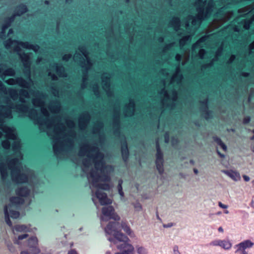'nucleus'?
<instances>
[{
    "label": "nucleus",
    "mask_w": 254,
    "mask_h": 254,
    "mask_svg": "<svg viewBox=\"0 0 254 254\" xmlns=\"http://www.w3.org/2000/svg\"><path fill=\"white\" fill-rule=\"evenodd\" d=\"M25 98L19 97L21 103L10 102L7 105L0 106V129L5 133L6 138L2 141V146L5 149H9L11 142L9 140H12V149L16 156L11 160L7 159L5 162H0V174L2 179L5 180L8 176L9 170H10L12 180L17 184L27 182L33 176V172L26 166L23 167L20 161L22 159V154L20 151V140L17 136L15 128L7 126L4 123L6 119H12V110L17 112L15 109L11 108L12 105H26ZM2 136V133L0 131V138Z\"/></svg>",
    "instance_id": "nucleus-1"
},
{
    "label": "nucleus",
    "mask_w": 254,
    "mask_h": 254,
    "mask_svg": "<svg viewBox=\"0 0 254 254\" xmlns=\"http://www.w3.org/2000/svg\"><path fill=\"white\" fill-rule=\"evenodd\" d=\"M78 155L87 157L82 160V170L87 174L94 204L96 205L94 196L102 205L111 204L112 200L101 190L110 189L107 182L110 180V174L114 170L112 166L105 164L104 153L100 151L96 143L91 144L86 142L80 145Z\"/></svg>",
    "instance_id": "nucleus-2"
},
{
    "label": "nucleus",
    "mask_w": 254,
    "mask_h": 254,
    "mask_svg": "<svg viewBox=\"0 0 254 254\" xmlns=\"http://www.w3.org/2000/svg\"><path fill=\"white\" fill-rule=\"evenodd\" d=\"M241 0H210L207 2V0H198L195 3L197 14L195 16L190 15L187 17L185 28L189 30L190 22L195 27L199 26L202 20L208 18L213 13H215L214 22L220 26L234 15L233 11L225 10Z\"/></svg>",
    "instance_id": "nucleus-3"
},
{
    "label": "nucleus",
    "mask_w": 254,
    "mask_h": 254,
    "mask_svg": "<svg viewBox=\"0 0 254 254\" xmlns=\"http://www.w3.org/2000/svg\"><path fill=\"white\" fill-rule=\"evenodd\" d=\"M11 108L15 109L20 118L28 117L34 121L35 125L39 126L41 131L46 132L49 136L51 135L53 129L54 132L57 135L64 132L65 127L64 125L61 122L62 117L59 115L50 117V113L45 105L41 107L42 115H39L36 109L30 108L28 105L13 104Z\"/></svg>",
    "instance_id": "nucleus-4"
},
{
    "label": "nucleus",
    "mask_w": 254,
    "mask_h": 254,
    "mask_svg": "<svg viewBox=\"0 0 254 254\" xmlns=\"http://www.w3.org/2000/svg\"><path fill=\"white\" fill-rule=\"evenodd\" d=\"M66 124L69 130L66 132L64 126L63 134L58 135L52 130L50 137L53 139V148L54 154L59 159H64L68 157L74 146V141L76 137V133L74 130L75 124L70 119L66 120Z\"/></svg>",
    "instance_id": "nucleus-5"
},
{
    "label": "nucleus",
    "mask_w": 254,
    "mask_h": 254,
    "mask_svg": "<svg viewBox=\"0 0 254 254\" xmlns=\"http://www.w3.org/2000/svg\"><path fill=\"white\" fill-rule=\"evenodd\" d=\"M17 196H13L10 198V204L5 205L4 208L5 220L6 224L9 226H12L9 217L12 218H17L19 216L18 211L13 210V208L17 209L18 205L22 204L24 201L23 197L27 196L30 192V189L27 187H20L18 188L16 191Z\"/></svg>",
    "instance_id": "nucleus-6"
},
{
    "label": "nucleus",
    "mask_w": 254,
    "mask_h": 254,
    "mask_svg": "<svg viewBox=\"0 0 254 254\" xmlns=\"http://www.w3.org/2000/svg\"><path fill=\"white\" fill-rule=\"evenodd\" d=\"M118 225L119 223L115 222H111L108 224L105 228L107 239L112 243L117 245L118 249L124 251L129 250L133 247L128 243L129 240L128 238L117 230Z\"/></svg>",
    "instance_id": "nucleus-7"
},
{
    "label": "nucleus",
    "mask_w": 254,
    "mask_h": 254,
    "mask_svg": "<svg viewBox=\"0 0 254 254\" xmlns=\"http://www.w3.org/2000/svg\"><path fill=\"white\" fill-rule=\"evenodd\" d=\"M14 43L18 45L15 47V51L17 52H19L20 51V48L18 46H20L23 48L32 50L35 52H37L40 49V47L37 45L31 44L28 42H22L17 40H13L11 38L5 41L4 45L7 49H10Z\"/></svg>",
    "instance_id": "nucleus-8"
},
{
    "label": "nucleus",
    "mask_w": 254,
    "mask_h": 254,
    "mask_svg": "<svg viewBox=\"0 0 254 254\" xmlns=\"http://www.w3.org/2000/svg\"><path fill=\"white\" fill-rule=\"evenodd\" d=\"M102 212L103 215L100 218L101 221H107L111 219L118 221L120 219L119 216L115 213L114 208L112 206L103 207Z\"/></svg>",
    "instance_id": "nucleus-9"
},
{
    "label": "nucleus",
    "mask_w": 254,
    "mask_h": 254,
    "mask_svg": "<svg viewBox=\"0 0 254 254\" xmlns=\"http://www.w3.org/2000/svg\"><path fill=\"white\" fill-rule=\"evenodd\" d=\"M79 51L81 54L79 53L76 52L73 56V60L77 63L78 64H81L82 59H83L85 61L89 62L90 64H93L92 61L90 59L88 52L87 51V48L84 46H79L78 48Z\"/></svg>",
    "instance_id": "nucleus-10"
},
{
    "label": "nucleus",
    "mask_w": 254,
    "mask_h": 254,
    "mask_svg": "<svg viewBox=\"0 0 254 254\" xmlns=\"http://www.w3.org/2000/svg\"><path fill=\"white\" fill-rule=\"evenodd\" d=\"M156 147L157 153L156 155V159L155 161L156 169L158 170L159 174L162 175L164 173V159L163 155L160 148L158 140L156 141Z\"/></svg>",
    "instance_id": "nucleus-11"
},
{
    "label": "nucleus",
    "mask_w": 254,
    "mask_h": 254,
    "mask_svg": "<svg viewBox=\"0 0 254 254\" xmlns=\"http://www.w3.org/2000/svg\"><path fill=\"white\" fill-rule=\"evenodd\" d=\"M91 116L87 111L84 112L78 119V127L80 130L84 131L86 129L90 121Z\"/></svg>",
    "instance_id": "nucleus-12"
},
{
    "label": "nucleus",
    "mask_w": 254,
    "mask_h": 254,
    "mask_svg": "<svg viewBox=\"0 0 254 254\" xmlns=\"http://www.w3.org/2000/svg\"><path fill=\"white\" fill-rule=\"evenodd\" d=\"M121 110L120 108H114L113 110L112 125L115 133H120Z\"/></svg>",
    "instance_id": "nucleus-13"
},
{
    "label": "nucleus",
    "mask_w": 254,
    "mask_h": 254,
    "mask_svg": "<svg viewBox=\"0 0 254 254\" xmlns=\"http://www.w3.org/2000/svg\"><path fill=\"white\" fill-rule=\"evenodd\" d=\"M4 82L9 85H14L17 84L20 87L23 88L27 89L30 88L29 83L28 81H27L26 80L24 79L21 77H18L16 78L15 79L9 78L7 80H5Z\"/></svg>",
    "instance_id": "nucleus-14"
},
{
    "label": "nucleus",
    "mask_w": 254,
    "mask_h": 254,
    "mask_svg": "<svg viewBox=\"0 0 254 254\" xmlns=\"http://www.w3.org/2000/svg\"><path fill=\"white\" fill-rule=\"evenodd\" d=\"M135 102L133 99H129V103L124 108V114L125 117H132L134 113Z\"/></svg>",
    "instance_id": "nucleus-15"
},
{
    "label": "nucleus",
    "mask_w": 254,
    "mask_h": 254,
    "mask_svg": "<svg viewBox=\"0 0 254 254\" xmlns=\"http://www.w3.org/2000/svg\"><path fill=\"white\" fill-rule=\"evenodd\" d=\"M81 64H79L80 66H81L83 69L82 71V81L84 82H88V71L92 67L93 65V64H90L89 61H85L83 59H82Z\"/></svg>",
    "instance_id": "nucleus-16"
},
{
    "label": "nucleus",
    "mask_w": 254,
    "mask_h": 254,
    "mask_svg": "<svg viewBox=\"0 0 254 254\" xmlns=\"http://www.w3.org/2000/svg\"><path fill=\"white\" fill-rule=\"evenodd\" d=\"M48 108L52 113L59 114L62 108L61 103L58 100H53L49 105Z\"/></svg>",
    "instance_id": "nucleus-17"
},
{
    "label": "nucleus",
    "mask_w": 254,
    "mask_h": 254,
    "mask_svg": "<svg viewBox=\"0 0 254 254\" xmlns=\"http://www.w3.org/2000/svg\"><path fill=\"white\" fill-rule=\"evenodd\" d=\"M170 26L174 28L175 31L178 33L179 35H181L180 32L181 30V20L178 17H174L170 22Z\"/></svg>",
    "instance_id": "nucleus-18"
},
{
    "label": "nucleus",
    "mask_w": 254,
    "mask_h": 254,
    "mask_svg": "<svg viewBox=\"0 0 254 254\" xmlns=\"http://www.w3.org/2000/svg\"><path fill=\"white\" fill-rule=\"evenodd\" d=\"M53 67L55 68L56 72L60 77H66L67 76L65 68L62 64L55 63Z\"/></svg>",
    "instance_id": "nucleus-19"
},
{
    "label": "nucleus",
    "mask_w": 254,
    "mask_h": 254,
    "mask_svg": "<svg viewBox=\"0 0 254 254\" xmlns=\"http://www.w3.org/2000/svg\"><path fill=\"white\" fill-rule=\"evenodd\" d=\"M222 172L224 174H226L227 176L231 178L233 180L235 181H239L241 179L240 174L236 171L233 170H222Z\"/></svg>",
    "instance_id": "nucleus-20"
},
{
    "label": "nucleus",
    "mask_w": 254,
    "mask_h": 254,
    "mask_svg": "<svg viewBox=\"0 0 254 254\" xmlns=\"http://www.w3.org/2000/svg\"><path fill=\"white\" fill-rule=\"evenodd\" d=\"M38 239L35 237H32L28 240V245L30 248L34 249V252L32 254H37L40 253V250L37 248Z\"/></svg>",
    "instance_id": "nucleus-21"
},
{
    "label": "nucleus",
    "mask_w": 254,
    "mask_h": 254,
    "mask_svg": "<svg viewBox=\"0 0 254 254\" xmlns=\"http://www.w3.org/2000/svg\"><path fill=\"white\" fill-rule=\"evenodd\" d=\"M121 152L123 159L125 162H127L128 160L129 152L127 148V142L126 140L122 142Z\"/></svg>",
    "instance_id": "nucleus-22"
},
{
    "label": "nucleus",
    "mask_w": 254,
    "mask_h": 254,
    "mask_svg": "<svg viewBox=\"0 0 254 254\" xmlns=\"http://www.w3.org/2000/svg\"><path fill=\"white\" fill-rule=\"evenodd\" d=\"M5 95H8L14 101L18 99L19 94L17 91L11 88H7L6 87V91L3 92Z\"/></svg>",
    "instance_id": "nucleus-23"
},
{
    "label": "nucleus",
    "mask_w": 254,
    "mask_h": 254,
    "mask_svg": "<svg viewBox=\"0 0 254 254\" xmlns=\"http://www.w3.org/2000/svg\"><path fill=\"white\" fill-rule=\"evenodd\" d=\"M110 78L111 77L109 75H107V73H104L102 75L101 79L102 83V88L103 90L110 88Z\"/></svg>",
    "instance_id": "nucleus-24"
},
{
    "label": "nucleus",
    "mask_w": 254,
    "mask_h": 254,
    "mask_svg": "<svg viewBox=\"0 0 254 254\" xmlns=\"http://www.w3.org/2000/svg\"><path fill=\"white\" fill-rule=\"evenodd\" d=\"M254 245V243L249 240H245L238 245L235 246V248H239V250L246 249L247 248H252Z\"/></svg>",
    "instance_id": "nucleus-25"
},
{
    "label": "nucleus",
    "mask_w": 254,
    "mask_h": 254,
    "mask_svg": "<svg viewBox=\"0 0 254 254\" xmlns=\"http://www.w3.org/2000/svg\"><path fill=\"white\" fill-rule=\"evenodd\" d=\"M201 103L202 104L201 106L200 107V110L201 111L205 114V118L206 119H208L209 118V112L210 111L208 110V106H207V103H208V99H205L202 101H201Z\"/></svg>",
    "instance_id": "nucleus-26"
},
{
    "label": "nucleus",
    "mask_w": 254,
    "mask_h": 254,
    "mask_svg": "<svg viewBox=\"0 0 254 254\" xmlns=\"http://www.w3.org/2000/svg\"><path fill=\"white\" fill-rule=\"evenodd\" d=\"M104 123L102 122H97L93 128V133L95 134H99L101 130L104 128Z\"/></svg>",
    "instance_id": "nucleus-27"
},
{
    "label": "nucleus",
    "mask_w": 254,
    "mask_h": 254,
    "mask_svg": "<svg viewBox=\"0 0 254 254\" xmlns=\"http://www.w3.org/2000/svg\"><path fill=\"white\" fill-rule=\"evenodd\" d=\"M15 75V71L14 69L10 67L3 71L0 75V77L3 79L6 76H14Z\"/></svg>",
    "instance_id": "nucleus-28"
},
{
    "label": "nucleus",
    "mask_w": 254,
    "mask_h": 254,
    "mask_svg": "<svg viewBox=\"0 0 254 254\" xmlns=\"http://www.w3.org/2000/svg\"><path fill=\"white\" fill-rule=\"evenodd\" d=\"M33 105L36 107H41L45 105V101L43 99L35 97L32 99V101Z\"/></svg>",
    "instance_id": "nucleus-29"
},
{
    "label": "nucleus",
    "mask_w": 254,
    "mask_h": 254,
    "mask_svg": "<svg viewBox=\"0 0 254 254\" xmlns=\"http://www.w3.org/2000/svg\"><path fill=\"white\" fill-rule=\"evenodd\" d=\"M23 73L24 76L27 78V81L30 84V88L33 84V81L31 78V68H24Z\"/></svg>",
    "instance_id": "nucleus-30"
},
{
    "label": "nucleus",
    "mask_w": 254,
    "mask_h": 254,
    "mask_svg": "<svg viewBox=\"0 0 254 254\" xmlns=\"http://www.w3.org/2000/svg\"><path fill=\"white\" fill-rule=\"evenodd\" d=\"M27 10V7L24 4H20L17 7L16 9V12L15 15L20 16L26 12Z\"/></svg>",
    "instance_id": "nucleus-31"
},
{
    "label": "nucleus",
    "mask_w": 254,
    "mask_h": 254,
    "mask_svg": "<svg viewBox=\"0 0 254 254\" xmlns=\"http://www.w3.org/2000/svg\"><path fill=\"white\" fill-rule=\"evenodd\" d=\"M13 230L20 232H27L30 231V228L25 225H17L14 226Z\"/></svg>",
    "instance_id": "nucleus-32"
},
{
    "label": "nucleus",
    "mask_w": 254,
    "mask_h": 254,
    "mask_svg": "<svg viewBox=\"0 0 254 254\" xmlns=\"http://www.w3.org/2000/svg\"><path fill=\"white\" fill-rule=\"evenodd\" d=\"M183 79V76L182 74H178L176 77L174 76V74L173 75L171 79V83H173L176 82L178 84H180L182 83Z\"/></svg>",
    "instance_id": "nucleus-33"
},
{
    "label": "nucleus",
    "mask_w": 254,
    "mask_h": 254,
    "mask_svg": "<svg viewBox=\"0 0 254 254\" xmlns=\"http://www.w3.org/2000/svg\"><path fill=\"white\" fill-rule=\"evenodd\" d=\"M19 56L22 63L31 62L30 54L25 53L19 54Z\"/></svg>",
    "instance_id": "nucleus-34"
},
{
    "label": "nucleus",
    "mask_w": 254,
    "mask_h": 254,
    "mask_svg": "<svg viewBox=\"0 0 254 254\" xmlns=\"http://www.w3.org/2000/svg\"><path fill=\"white\" fill-rule=\"evenodd\" d=\"M160 93L164 96V98L162 100V103L163 105H165L166 100H168L170 99V95L165 88L161 89Z\"/></svg>",
    "instance_id": "nucleus-35"
},
{
    "label": "nucleus",
    "mask_w": 254,
    "mask_h": 254,
    "mask_svg": "<svg viewBox=\"0 0 254 254\" xmlns=\"http://www.w3.org/2000/svg\"><path fill=\"white\" fill-rule=\"evenodd\" d=\"M121 225L123 229L126 233H127L130 237L134 236V234L132 233L131 230L126 222H122Z\"/></svg>",
    "instance_id": "nucleus-36"
},
{
    "label": "nucleus",
    "mask_w": 254,
    "mask_h": 254,
    "mask_svg": "<svg viewBox=\"0 0 254 254\" xmlns=\"http://www.w3.org/2000/svg\"><path fill=\"white\" fill-rule=\"evenodd\" d=\"M213 138L214 141L218 145H219L224 151H225L227 150V147L226 145L222 142V141L221 140V139L220 138H219L217 136H214L213 137Z\"/></svg>",
    "instance_id": "nucleus-37"
},
{
    "label": "nucleus",
    "mask_w": 254,
    "mask_h": 254,
    "mask_svg": "<svg viewBox=\"0 0 254 254\" xmlns=\"http://www.w3.org/2000/svg\"><path fill=\"white\" fill-rule=\"evenodd\" d=\"M222 243H220V247H222L224 249L229 250L232 247L231 243L228 240H221Z\"/></svg>",
    "instance_id": "nucleus-38"
},
{
    "label": "nucleus",
    "mask_w": 254,
    "mask_h": 254,
    "mask_svg": "<svg viewBox=\"0 0 254 254\" xmlns=\"http://www.w3.org/2000/svg\"><path fill=\"white\" fill-rule=\"evenodd\" d=\"M191 38V35H186L185 36H183L179 41V44L181 47H183L186 45L187 42L190 40Z\"/></svg>",
    "instance_id": "nucleus-39"
},
{
    "label": "nucleus",
    "mask_w": 254,
    "mask_h": 254,
    "mask_svg": "<svg viewBox=\"0 0 254 254\" xmlns=\"http://www.w3.org/2000/svg\"><path fill=\"white\" fill-rule=\"evenodd\" d=\"M92 89L94 95L97 97H99L100 96V91L98 84L97 83H94L92 85Z\"/></svg>",
    "instance_id": "nucleus-40"
},
{
    "label": "nucleus",
    "mask_w": 254,
    "mask_h": 254,
    "mask_svg": "<svg viewBox=\"0 0 254 254\" xmlns=\"http://www.w3.org/2000/svg\"><path fill=\"white\" fill-rule=\"evenodd\" d=\"M50 87L52 90L53 94L55 96L58 97L59 95V89L57 85L54 83H52Z\"/></svg>",
    "instance_id": "nucleus-41"
},
{
    "label": "nucleus",
    "mask_w": 254,
    "mask_h": 254,
    "mask_svg": "<svg viewBox=\"0 0 254 254\" xmlns=\"http://www.w3.org/2000/svg\"><path fill=\"white\" fill-rule=\"evenodd\" d=\"M123 181L122 180L120 179L119 180L118 185V192L121 197H123L124 196V193L123 191L122 184Z\"/></svg>",
    "instance_id": "nucleus-42"
},
{
    "label": "nucleus",
    "mask_w": 254,
    "mask_h": 254,
    "mask_svg": "<svg viewBox=\"0 0 254 254\" xmlns=\"http://www.w3.org/2000/svg\"><path fill=\"white\" fill-rule=\"evenodd\" d=\"M206 40V37L203 36L200 38L195 43H194L192 46V48L195 49L197 47L201 46L200 45V43H204Z\"/></svg>",
    "instance_id": "nucleus-43"
},
{
    "label": "nucleus",
    "mask_w": 254,
    "mask_h": 254,
    "mask_svg": "<svg viewBox=\"0 0 254 254\" xmlns=\"http://www.w3.org/2000/svg\"><path fill=\"white\" fill-rule=\"evenodd\" d=\"M28 235L26 234L19 235L17 239H16V238L15 239V240H14V242L15 244L19 245L20 244L19 241L22 240L24 239H26V238L28 237Z\"/></svg>",
    "instance_id": "nucleus-44"
},
{
    "label": "nucleus",
    "mask_w": 254,
    "mask_h": 254,
    "mask_svg": "<svg viewBox=\"0 0 254 254\" xmlns=\"http://www.w3.org/2000/svg\"><path fill=\"white\" fill-rule=\"evenodd\" d=\"M19 96L23 97L26 98L29 97V94L28 91L25 89H21L19 91Z\"/></svg>",
    "instance_id": "nucleus-45"
},
{
    "label": "nucleus",
    "mask_w": 254,
    "mask_h": 254,
    "mask_svg": "<svg viewBox=\"0 0 254 254\" xmlns=\"http://www.w3.org/2000/svg\"><path fill=\"white\" fill-rule=\"evenodd\" d=\"M15 16V15H13L11 16L10 17L7 18L4 23L6 24V25H8V26L9 27L11 25V23L14 20Z\"/></svg>",
    "instance_id": "nucleus-46"
},
{
    "label": "nucleus",
    "mask_w": 254,
    "mask_h": 254,
    "mask_svg": "<svg viewBox=\"0 0 254 254\" xmlns=\"http://www.w3.org/2000/svg\"><path fill=\"white\" fill-rule=\"evenodd\" d=\"M132 205H133L134 208L136 211H140L142 210V205L139 202H136L133 203Z\"/></svg>",
    "instance_id": "nucleus-47"
},
{
    "label": "nucleus",
    "mask_w": 254,
    "mask_h": 254,
    "mask_svg": "<svg viewBox=\"0 0 254 254\" xmlns=\"http://www.w3.org/2000/svg\"><path fill=\"white\" fill-rule=\"evenodd\" d=\"M131 248L129 250L124 251L121 253H116L115 254H133L134 250L133 247H130Z\"/></svg>",
    "instance_id": "nucleus-48"
},
{
    "label": "nucleus",
    "mask_w": 254,
    "mask_h": 254,
    "mask_svg": "<svg viewBox=\"0 0 254 254\" xmlns=\"http://www.w3.org/2000/svg\"><path fill=\"white\" fill-rule=\"evenodd\" d=\"M9 27L8 25H6V24H4L2 27V30L0 34V36L1 38H2L5 33L6 30Z\"/></svg>",
    "instance_id": "nucleus-49"
},
{
    "label": "nucleus",
    "mask_w": 254,
    "mask_h": 254,
    "mask_svg": "<svg viewBox=\"0 0 254 254\" xmlns=\"http://www.w3.org/2000/svg\"><path fill=\"white\" fill-rule=\"evenodd\" d=\"M220 243H222L221 240H216L211 242L209 245L214 246H220L221 245Z\"/></svg>",
    "instance_id": "nucleus-50"
},
{
    "label": "nucleus",
    "mask_w": 254,
    "mask_h": 254,
    "mask_svg": "<svg viewBox=\"0 0 254 254\" xmlns=\"http://www.w3.org/2000/svg\"><path fill=\"white\" fill-rule=\"evenodd\" d=\"M205 54L206 51L203 49H201L199 50L198 55L200 59H203Z\"/></svg>",
    "instance_id": "nucleus-51"
},
{
    "label": "nucleus",
    "mask_w": 254,
    "mask_h": 254,
    "mask_svg": "<svg viewBox=\"0 0 254 254\" xmlns=\"http://www.w3.org/2000/svg\"><path fill=\"white\" fill-rule=\"evenodd\" d=\"M48 76L51 77V79L53 81H57L58 80V76L55 74L52 73L51 71L48 72Z\"/></svg>",
    "instance_id": "nucleus-52"
},
{
    "label": "nucleus",
    "mask_w": 254,
    "mask_h": 254,
    "mask_svg": "<svg viewBox=\"0 0 254 254\" xmlns=\"http://www.w3.org/2000/svg\"><path fill=\"white\" fill-rule=\"evenodd\" d=\"M178 74H182L181 72V67L180 64H178L176 68V71L174 73V76L176 77Z\"/></svg>",
    "instance_id": "nucleus-53"
},
{
    "label": "nucleus",
    "mask_w": 254,
    "mask_h": 254,
    "mask_svg": "<svg viewBox=\"0 0 254 254\" xmlns=\"http://www.w3.org/2000/svg\"><path fill=\"white\" fill-rule=\"evenodd\" d=\"M236 56L235 55H232L230 58L227 62V64H231L236 59Z\"/></svg>",
    "instance_id": "nucleus-54"
},
{
    "label": "nucleus",
    "mask_w": 254,
    "mask_h": 254,
    "mask_svg": "<svg viewBox=\"0 0 254 254\" xmlns=\"http://www.w3.org/2000/svg\"><path fill=\"white\" fill-rule=\"evenodd\" d=\"M223 52V46H221L219 47L216 52V56L217 57L221 56Z\"/></svg>",
    "instance_id": "nucleus-55"
},
{
    "label": "nucleus",
    "mask_w": 254,
    "mask_h": 254,
    "mask_svg": "<svg viewBox=\"0 0 254 254\" xmlns=\"http://www.w3.org/2000/svg\"><path fill=\"white\" fill-rule=\"evenodd\" d=\"M72 57V55L70 54H65L63 57V60L65 62L68 61Z\"/></svg>",
    "instance_id": "nucleus-56"
},
{
    "label": "nucleus",
    "mask_w": 254,
    "mask_h": 254,
    "mask_svg": "<svg viewBox=\"0 0 254 254\" xmlns=\"http://www.w3.org/2000/svg\"><path fill=\"white\" fill-rule=\"evenodd\" d=\"M6 91V87L4 85L2 82L0 80V93H3Z\"/></svg>",
    "instance_id": "nucleus-57"
},
{
    "label": "nucleus",
    "mask_w": 254,
    "mask_h": 254,
    "mask_svg": "<svg viewBox=\"0 0 254 254\" xmlns=\"http://www.w3.org/2000/svg\"><path fill=\"white\" fill-rule=\"evenodd\" d=\"M104 90L106 92V94L108 97H112L114 95V93L112 91H111V88H109L107 89H104Z\"/></svg>",
    "instance_id": "nucleus-58"
},
{
    "label": "nucleus",
    "mask_w": 254,
    "mask_h": 254,
    "mask_svg": "<svg viewBox=\"0 0 254 254\" xmlns=\"http://www.w3.org/2000/svg\"><path fill=\"white\" fill-rule=\"evenodd\" d=\"M137 253L139 254H147L145 249L142 247H139L137 249Z\"/></svg>",
    "instance_id": "nucleus-59"
},
{
    "label": "nucleus",
    "mask_w": 254,
    "mask_h": 254,
    "mask_svg": "<svg viewBox=\"0 0 254 254\" xmlns=\"http://www.w3.org/2000/svg\"><path fill=\"white\" fill-rule=\"evenodd\" d=\"M237 250H236L235 253L238 254H248V253L246 252L245 250L241 249L239 250V248H236Z\"/></svg>",
    "instance_id": "nucleus-60"
},
{
    "label": "nucleus",
    "mask_w": 254,
    "mask_h": 254,
    "mask_svg": "<svg viewBox=\"0 0 254 254\" xmlns=\"http://www.w3.org/2000/svg\"><path fill=\"white\" fill-rule=\"evenodd\" d=\"M178 99V94L176 91H173V97H172V100L174 102H175Z\"/></svg>",
    "instance_id": "nucleus-61"
},
{
    "label": "nucleus",
    "mask_w": 254,
    "mask_h": 254,
    "mask_svg": "<svg viewBox=\"0 0 254 254\" xmlns=\"http://www.w3.org/2000/svg\"><path fill=\"white\" fill-rule=\"evenodd\" d=\"M165 141L166 143H168L170 140V136L169 132H167L165 133L164 135Z\"/></svg>",
    "instance_id": "nucleus-62"
},
{
    "label": "nucleus",
    "mask_w": 254,
    "mask_h": 254,
    "mask_svg": "<svg viewBox=\"0 0 254 254\" xmlns=\"http://www.w3.org/2000/svg\"><path fill=\"white\" fill-rule=\"evenodd\" d=\"M88 82H83L82 81V83L81 84V89L82 90H84V89H86L87 87V86H88Z\"/></svg>",
    "instance_id": "nucleus-63"
},
{
    "label": "nucleus",
    "mask_w": 254,
    "mask_h": 254,
    "mask_svg": "<svg viewBox=\"0 0 254 254\" xmlns=\"http://www.w3.org/2000/svg\"><path fill=\"white\" fill-rule=\"evenodd\" d=\"M173 252L174 254H181L178 247L177 246H175L173 248Z\"/></svg>",
    "instance_id": "nucleus-64"
}]
</instances>
